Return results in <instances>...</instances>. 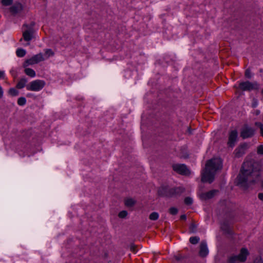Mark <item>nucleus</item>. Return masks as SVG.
Instances as JSON below:
<instances>
[{"instance_id": "f257e3e1", "label": "nucleus", "mask_w": 263, "mask_h": 263, "mask_svg": "<svg viewBox=\"0 0 263 263\" xmlns=\"http://www.w3.org/2000/svg\"><path fill=\"white\" fill-rule=\"evenodd\" d=\"M259 165L254 160L243 162L236 179V184L245 190L247 189L259 180Z\"/></svg>"}, {"instance_id": "f03ea898", "label": "nucleus", "mask_w": 263, "mask_h": 263, "mask_svg": "<svg viewBox=\"0 0 263 263\" xmlns=\"http://www.w3.org/2000/svg\"><path fill=\"white\" fill-rule=\"evenodd\" d=\"M222 168V161L219 158H214L209 160L201 175V181L212 183L218 171Z\"/></svg>"}, {"instance_id": "7ed1b4c3", "label": "nucleus", "mask_w": 263, "mask_h": 263, "mask_svg": "<svg viewBox=\"0 0 263 263\" xmlns=\"http://www.w3.org/2000/svg\"><path fill=\"white\" fill-rule=\"evenodd\" d=\"M219 206L221 214L224 219H231L234 217V211L236 210L234 203L229 200H223L220 202Z\"/></svg>"}, {"instance_id": "20e7f679", "label": "nucleus", "mask_w": 263, "mask_h": 263, "mask_svg": "<svg viewBox=\"0 0 263 263\" xmlns=\"http://www.w3.org/2000/svg\"><path fill=\"white\" fill-rule=\"evenodd\" d=\"M236 89H239L242 91H249L252 90L258 89L259 88L258 84L256 82L251 83L250 81L242 82L239 84L238 86H234Z\"/></svg>"}, {"instance_id": "39448f33", "label": "nucleus", "mask_w": 263, "mask_h": 263, "mask_svg": "<svg viewBox=\"0 0 263 263\" xmlns=\"http://www.w3.org/2000/svg\"><path fill=\"white\" fill-rule=\"evenodd\" d=\"M248 254L247 249L242 248L238 255L232 256L229 258L228 263H239V261L244 262Z\"/></svg>"}, {"instance_id": "423d86ee", "label": "nucleus", "mask_w": 263, "mask_h": 263, "mask_svg": "<svg viewBox=\"0 0 263 263\" xmlns=\"http://www.w3.org/2000/svg\"><path fill=\"white\" fill-rule=\"evenodd\" d=\"M45 85V83L43 80H36L29 83L27 86V89L28 90L39 91L42 89Z\"/></svg>"}, {"instance_id": "0eeeda50", "label": "nucleus", "mask_w": 263, "mask_h": 263, "mask_svg": "<svg viewBox=\"0 0 263 263\" xmlns=\"http://www.w3.org/2000/svg\"><path fill=\"white\" fill-rule=\"evenodd\" d=\"M254 134L255 129L245 124L241 130L240 136L242 139H245L252 137Z\"/></svg>"}, {"instance_id": "6e6552de", "label": "nucleus", "mask_w": 263, "mask_h": 263, "mask_svg": "<svg viewBox=\"0 0 263 263\" xmlns=\"http://www.w3.org/2000/svg\"><path fill=\"white\" fill-rule=\"evenodd\" d=\"M44 60V58L43 57V54L42 53H40L33 56L31 58L26 60L23 64V67H26L29 65L37 64Z\"/></svg>"}, {"instance_id": "1a4fd4ad", "label": "nucleus", "mask_w": 263, "mask_h": 263, "mask_svg": "<svg viewBox=\"0 0 263 263\" xmlns=\"http://www.w3.org/2000/svg\"><path fill=\"white\" fill-rule=\"evenodd\" d=\"M172 188L167 185H161L157 190V194L160 197L172 198Z\"/></svg>"}, {"instance_id": "9d476101", "label": "nucleus", "mask_w": 263, "mask_h": 263, "mask_svg": "<svg viewBox=\"0 0 263 263\" xmlns=\"http://www.w3.org/2000/svg\"><path fill=\"white\" fill-rule=\"evenodd\" d=\"M173 170L179 174L188 176L191 172L185 164H176L173 165Z\"/></svg>"}, {"instance_id": "9b49d317", "label": "nucleus", "mask_w": 263, "mask_h": 263, "mask_svg": "<svg viewBox=\"0 0 263 263\" xmlns=\"http://www.w3.org/2000/svg\"><path fill=\"white\" fill-rule=\"evenodd\" d=\"M23 9V5L18 2H16L13 5L9 8V11L13 15L20 13Z\"/></svg>"}, {"instance_id": "f8f14e48", "label": "nucleus", "mask_w": 263, "mask_h": 263, "mask_svg": "<svg viewBox=\"0 0 263 263\" xmlns=\"http://www.w3.org/2000/svg\"><path fill=\"white\" fill-rule=\"evenodd\" d=\"M238 138V133L237 130H232L229 136V139L228 141V145L229 146L231 147H233L234 146L235 143L237 141Z\"/></svg>"}, {"instance_id": "ddd939ff", "label": "nucleus", "mask_w": 263, "mask_h": 263, "mask_svg": "<svg viewBox=\"0 0 263 263\" xmlns=\"http://www.w3.org/2000/svg\"><path fill=\"white\" fill-rule=\"evenodd\" d=\"M229 219H225L224 221L221 226V229L223 231L224 234L228 237H230L233 235V232L231 230L230 224L229 223Z\"/></svg>"}, {"instance_id": "4468645a", "label": "nucleus", "mask_w": 263, "mask_h": 263, "mask_svg": "<svg viewBox=\"0 0 263 263\" xmlns=\"http://www.w3.org/2000/svg\"><path fill=\"white\" fill-rule=\"evenodd\" d=\"M209 253V250L206 242L202 241L199 246V255L201 257H205Z\"/></svg>"}, {"instance_id": "2eb2a0df", "label": "nucleus", "mask_w": 263, "mask_h": 263, "mask_svg": "<svg viewBox=\"0 0 263 263\" xmlns=\"http://www.w3.org/2000/svg\"><path fill=\"white\" fill-rule=\"evenodd\" d=\"M248 144L243 143L241 144L235 150V156L237 157H240L242 156L245 153L246 149L248 148Z\"/></svg>"}, {"instance_id": "dca6fc26", "label": "nucleus", "mask_w": 263, "mask_h": 263, "mask_svg": "<svg viewBox=\"0 0 263 263\" xmlns=\"http://www.w3.org/2000/svg\"><path fill=\"white\" fill-rule=\"evenodd\" d=\"M218 192L216 190H213L208 192L202 193L200 195V198L202 200L210 199L213 198Z\"/></svg>"}, {"instance_id": "f3484780", "label": "nucleus", "mask_w": 263, "mask_h": 263, "mask_svg": "<svg viewBox=\"0 0 263 263\" xmlns=\"http://www.w3.org/2000/svg\"><path fill=\"white\" fill-rule=\"evenodd\" d=\"M34 32L33 29L30 28L27 29L23 33V36L25 41H30L33 37V34Z\"/></svg>"}, {"instance_id": "a211bd4d", "label": "nucleus", "mask_w": 263, "mask_h": 263, "mask_svg": "<svg viewBox=\"0 0 263 263\" xmlns=\"http://www.w3.org/2000/svg\"><path fill=\"white\" fill-rule=\"evenodd\" d=\"M185 191V188L182 186L172 188V197L180 196Z\"/></svg>"}, {"instance_id": "6ab92c4d", "label": "nucleus", "mask_w": 263, "mask_h": 263, "mask_svg": "<svg viewBox=\"0 0 263 263\" xmlns=\"http://www.w3.org/2000/svg\"><path fill=\"white\" fill-rule=\"evenodd\" d=\"M27 82V80L25 78H22L17 83L16 87L18 89H22L25 86Z\"/></svg>"}, {"instance_id": "aec40b11", "label": "nucleus", "mask_w": 263, "mask_h": 263, "mask_svg": "<svg viewBox=\"0 0 263 263\" xmlns=\"http://www.w3.org/2000/svg\"><path fill=\"white\" fill-rule=\"evenodd\" d=\"M24 71L25 73L30 77H34L35 76V72L32 69L26 68Z\"/></svg>"}, {"instance_id": "412c9836", "label": "nucleus", "mask_w": 263, "mask_h": 263, "mask_svg": "<svg viewBox=\"0 0 263 263\" xmlns=\"http://www.w3.org/2000/svg\"><path fill=\"white\" fill-rule=\"evenodd\" d=\"M135 201L132 198L127 199L125 201V204L127 207H132L135 204Z\"/></svg>"}, {"instance_id": "4be33fe9", "label": "nucleus", "mask_w": 263, "mask_h": 263, "mask_svg": "<svg viewBox=\"0 0 263 263\" xmlns=\"http://www.w3.org/2000/svg\"><path fill=\"white\" fill-rule=\"evenodd\" d=\"M189 230L190 232L192 233H195L197 231V225L195 224L194 220L192 221L190 226Z\"/></svg>"}, {"instance_id": "5701e85b", "label": "nucleus", "mask_w": 263, "mask_h": 263, "mask_svg": "<svg viewBox=\"0 0 263 263\" xmlns=\"http://www.w3.org/2000/svg\"><path fill=\"white\" fill-rule=\"evenodd\" d=\"M200 238L198 236H193L190 238V242L193 245H196L199 241Z\"/></svg>"}, {"instance_id": "b1692460", "label": "nucleus", "mask_w": 263, "mask_h": 263, "mask_svg": "<svg viewBox=\"0 0 263 263\" xmlns=\"http://www.w3.org/2000/svg\"><path fill=\"white\" fill-rule=\"evenodd\" d=\"M26 51L22 48L18 49L16 50V53L18 57H23L26 54Z\"/></svg>"}, {"instance_id": "393cba45", "label": "nucleus", "mask_w": 263, "mask_h": 263, "mask_svg": "<svg viewBox=\"0 0 263 263\" xmlns=\"http://www.w3.org/2000/svg\"><path fill=\"white\" fill-rule=\"evenodd\" d=\"M159 217V214L157 212H152L149 216V218L151 220H156Z\"/></svg>"}, {"instance_id": "a878e982", "label": "nucleus", "mask_w": 263, "mask_h": 263, "mask_svg": "<svg viewBox=\"0 0 263 263\" xmlns=\"http://www.w3.org/2000/svg\"><path fill=\"white\" fill-rule=\"evenodd\" d=\"M1 2L4 6H9L13 4V0H1Z\"/></svg>"}, {"instance_id": "bb28decb", "label": "nucleus", "mask_w": 263, "mask_h": 263, "mask_svg": "<svg viewBox=\"0 0 263 263\" xmlns=\"http://www.w3.org/2000/svg\"><path fill=\"white\" fill-rule=\"evenodd\" d=\"M9 93L12 96H16L18 95V91L15 88H12L9 89Z\"/></svg>"}, {"instance_id": "cd10ccee", "label": "nucleus", "mask_w": 263, "mask_h": 263, "mask_svg": "<svg viewBox=\"0 0 263 263\" xmlns=\"http://www.w3.org/2000/svg\"><path fill=\"white\" fill-rule=\"evenodd\" d=\"M184 203L187 205H190L193 203V199L190 197L185 198L184 200Z\"/></svg>"}, {"instance_id": "c85d7f7f", "label": "nucleus", "mask_w": 263, "mask_h": 263, "mask_svg": "<svg viewBox=\"0 0 263 263\" xmlns=\"http://www.w3.org/2000/svg\"><path fill=\"white\" fill-rule=\"evenodd\" d=\"M26 102V99L24 97H21L18 98L17 100V103L18 105L22 106L25 104Z\"/></svg>"}, {"instance_id": "c756f323", "label": "nucleus", "mask_w": 263, "mask_h": 263, "mask_svg": "<svg viewBox=\"0 0 263 263\" xmlns=\"http://www.w3.org/2000/svg\"><path fill=\"white\" fill-rule=\"evenodd\" d=\"M178 210L176 208L172 207L169 209V212L173 215H175L178 213Z\"/></svg>"}, {"instance_id": "7c9ffc66", "label": "nucleus", "mask_w": 263, "mask_h": 263, "mask_svg": "<svg viewBox=\"0 0 263 263\" xmlns=\"http://www.w3.org/2000/svg\"><path fill=\"white\" fill-rule=\"evenodd\" d=\"M54 53L51 49H47L45 51V56L46 58H48L51 55H53Z\"/></svg>"}, {"instance_id": "2f4dec72", "label": "nucleus", "mask_w": 263, "mask_h": 263, "mask_svg": "<svg viewBox=\"0 0 263 263\" xmlns=\"http://www.w3.org/2000/svg\"><path fill=\"white\" fill-rule=\"evenodd\" d=\"M127 212L126 211H122L119 213L118 216L120 218H125L127 216Z\"/></svg>"}, {"instance_id": "473e14b6", "label": "nucleus", "mask_w": 263, "mask_h": 263, "mask_svg": "<svg viewBox=\"0 0 263 263\" xmlns=\"http://www.w3.org/2000/svg\"><path fill=\"white\" fill-rule=\"evenodd\" d=\"M245 76L246 78L248 79H250L252 77L251 70L249 68L246 70Z\"/></svg>"}, {"instance_id": "72a5a7b5", "label": "nucleus", "mask_w": 263, "mask_h": 263, "mask_svg": "<svg viewBox=\"0 0 263 263\" xmlns=\"http://www.w3.org/2000/svg\"><path fill=\"white\" fill-rule=\"evenodd\" d=\"M257 153L259 155H263V145H260L257 147Z\"/></svg>"}, {"instance_id": "f704fd0d", "label": "nucleus", "mask_w": 263, "mask_h": 263, "mask_svg": "<svg viewBox=\"0 0 263 263\" xmlns=\"http://www.w3.org/2000/svg\"><path fill=\"white\" fill-rule=\"evenodd\" d=\"M136 247L137 246L135 245L134 243H131L129 246V249L131 251L133 252L134 253H136L137 252Z\"/></svg>"}, {"instance_id": "c9c22d12", "label": "nucleus", "mask_w": 263, "mask_h": 263, "mask_svg": "<svg viewBox=\"0 0 263 263\" xmlns=\"http://www.w3.org/2000/svg\"><path fill=\"white\" fill-rule=\"evenodd\" d=\"M253 263H263V260L260 257H257L254 260Z\"/></svg>"}, {"instance_id": "e433bc0d", "label": "nucleus", "mask_w": 263, "mask_h": 263, "mask_svg": "<svg viewBox=\"0 0 263 263\" xmlns=\"http://www.w3.org/2000/svg\"><path fill=\"white\" fill-rule=\"evenodd\" d=\"M255 125L258 126L260 129L263 127V124L261 122H255Z\"/></svg>"}, {"instance_id": "4c0bfd02", "label": "nucleus", "mask_w": 263, "mask_h": 263, "mask_svg": "<svg viewBox=\"0 0 263 263\" xmlns=\"http://www.w3.org/2000/svg\"><path fill=\"white\" fill-rule=\"evenodd\" d=\"M258 198L261 200L263 201V193H260L258 195Z\"/></svg>"}, {"instance_id": "58836bf2", "label": "nucleus", "mask_w": 263, "mask_h": 263, "mask_svg": "<svg viewBox=\"0 0 263 263\" xmlns=\"http://www.w3.org/2000/svg\"><path fill=\"white\" fill-rule=\"evenodd\" d=\"M257 105V101L256 100H254V102L253 103H252V107H255Z\"/></svg>"}, {"instance_id": "ea45409f", "label": "nucleus", "mask_w": 263, "mask_h": 263, "mask_svg": "<svg viewBox=\"0 0 263 263\" xmlns=\"http://www.w3.org/2000/svg\"><path fill=\"white\" fill-rule=\"evenodd\" d=\"M3 96V91L1 86H0V98H2Z\"/></svg>"}, {"instance_id": "a19ab883", "label": "nucleus", "mask_w": 263, "mask_h": 263, "mask_svg": "<svg viewBox=\"0 0 263 263\" xmlns=\"http://www.w3.org/2000/svg\"><path fill=\"white\" fill-rule=\"evenodd\" d=\"M23 27H26L27 29H29L30 28H32V27H30L29 25L26 24H24Z\"/></svg>"}, {"instance_id": "79ce46f5", "label": "nucleus", "mask_w": 263, "mask_h": 263, "mask_svg": "<svg viewBox=\"0 0 263 263\" xmlns=\"http://www.w3.org/2000/svg\"><path fill=\"white\" fill-rule=\"evenodd\" d=\"M186 215H182L181 216H180V219L181 220H185L186 219Z\"/></svg>"}, {"instance_id": "37998d69", "label": "nucleus", "mask_w": 263, "mask_h": 263, "mask_svg": "<svg viewBox=\"0 0 263 263\" xmlns=\"http://www.w3.org/2000/svg\"><path fill=\"white\" fill-rule=\"evenodd\" d=\"M4 76V72L3 71H0V79L3 78Z\"/></svg>"}, {"instance_id": "c03bdc74", "label": "nucleus", "mask_w": 263, "mask_h": 263, "mask_svg": "<svg viewBox=\"0 0 263 263\" xmlns=\"http://www.w3.org/2000/svg\"><path fill=\"white\" fill-rule=\"evenodd\" d=\"M35 25V23L34 22H32L29 25L30 27H32V28L33 29V26Z\"/></svg>"}, {"instance_id": "a18cd8bd", "label": "nucleus", "mask_w": 263, "mask_h": 263, "mask_svg": "<svg viewBox=\"0 0 263 263\" xmlns=\"http://www.w3.org/2000/svg\"><path fill=\"white\" fill-rule=\"evenodd\" d=\"M260 133L262 137H263V127L260 129Z\"/></svg>"}, {"instance_id": "49530a36", "label": "nucleus", "mask_w": 263, "mask_h": 263, "mask_svg": "<svg viewBox=\"0 0 263 263\" xmlns=\"http://www.w3.org/2000/svg\"><path fill=\"white\" fill-rule=\"evenodd\" d=\"M182 257L181 256H175V258L177 260L179 261L181 259Z\"/></svg>"}, {"instance_id": "de8ad7c7", "label": "nucleus", "mask_w": 263, "mask_h": 263, "mask_svg": "<svg viewBox=\"0 0 263 263\" xmlns=\"http://www.w3.org/2000/svg\"><path fill=\"white\" fill-rule=\"evenodd\" d=\"M259 113H260L259 110H256V111H255L256 115H258L259 114Z\"/></svg>"}, {"instance_id": "09e8293b", "label": "nucleus", "mask_w": 263, "mask_h": 263, "mask_svg": "<svg viewBox=\"0 0 263 263\" xmlns=\"http://www.w3.org/2000/svg\"><path fill=\"white\" fill-rule=\"evenodd\" d=\"M188 132H189V134H192V132H191V129L190 127H189V128H188Z\"/></svg>"}, {"instance_id": "8fccbe9b", "label": "nucleus", "mask_w": 263, "mask_h": 263, "mask_svg": "<svg viewBox=\"0 0 263 263\" xmlns=\"http://www.w3.org/2000/svg\"><path fill=\"white\" fill-rule=\"evenodd\" d=\"M261 187L263 188V180L261 181Z\"/></svg>"}, {"instance_id": "3c124183", "label": "nucleus", "mask_w": 263, "mask_h": 263, "mask_svg": "<svg viewBox=\"0 0 263 263\" xmlns=\"http://www.w3.org/2000/svg\"><path fill=\"white\" fill-rule=\"evenodd\" d=\"M261 95H263V88L261 90Z\"/></svg>"}]
</instances>
